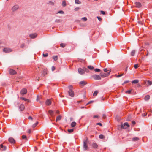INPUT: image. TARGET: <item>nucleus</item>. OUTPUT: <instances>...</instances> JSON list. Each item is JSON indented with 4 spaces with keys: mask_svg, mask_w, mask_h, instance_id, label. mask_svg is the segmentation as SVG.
<instances>
[{
    "mask_svg": "<svg viewBox=\"0 0 152 152\" xmlns=\"http://www.w3.org/2000/svg\"><path fill=\"white\" fill-rule=\"evenodd\" d=\"M55 69V68L54 66H53L51 68V70L52 71H53Z\"/></svg>",
    "mask_w": 152,
    "mask_h": 152,
    "instance_id": "nucleus-45",
    "label": "nucleus"
},
{
    "mask_svg": "<svg viewBox=\"0 0 152 152\" xmlns=\"http://www.w3.org/2000/svg\"><path fill=\"white\" fill-rule=\"evenodd\" d=\"M61 116L60 115H58L56 118V121L57 122L58 121H59L61 120Z\"/></svg>",
    "mask_w": 152,
    "mask_h": 152,
    "instance_id": "nucleus-21",
    "label": "nucleus"
},
{
    "mask_svg": "<svg viewBox=\"0 0 152 152\" xmlns=\"http://www.w3.org/2000/svg\"><path fill=\"white\" fill-rule=\"evenodd\" d=\"M3 148V151H5L6 150L7 147L6 146H4Z\"/></svg>",
    "mask_w": 152,
    "mask_h": 152,
    "instance_id": "nucleus-54",
    "label": "nucleus"
},
{
    "mask_svg": "<svg viewBox=\"0 0 152 152\" xmlns=\"http://www.w3.org/2000/svg\"><path fill=\"white\" fill-rule=\"evenodd\" d=\"M139 139L138 137H135L132 138V140L133 141H138Z\"/></svg>",
    "mask_w": 152,
    "mask_h": 152,
    "instance_id": "nucleus-26",
    "label": "nucleus"
},
{
    "mask_svg": "<svg viewBox=\"0 0 152 152\" xmlns=\"http://www.w3.org/2000/svg\"><path fill=\"white\" fill-rule=\"evenodd\" d=\"M132 89H131L130 90H128V91H126L125 92L126 93H128V94H130L131 91H132Z\"/></svg>",
    "mask_w": 152,
    "mask_h": 152,
    "instance_id": "nucleus-36",
    "label": "nucleus"
},
{
    "mask_svg": "<svg viewBox=\"0 0 152 152\" xmlns=\"http://www.w3.org/2000/svg\"><path fill=\"white\" fill-rule=\"evenodd\" d=\"M99 138L101 139H103L105 138L104 136L102 135V134H100L99 136Z\"/></svg>",
    "mask_w": 152,
    "mask_h": 152,
    "instance_id": "nucleus-30",
    "label": "nucleus"
},
{
    "mask_svg": "<svg viewBox=\"0 0 152 152\" xmlns=\"http://www.w3.org/2000/svg\"><path fill=\"white\" fill-rule=\"evenodd\" d=\"M57 13H60L61 14H64V12L62 10H61L58 12Z\"/></svg>",
    "mask_w": 152,
    "mask_h": 152,
    "instance_id": "nucleus-41",
    "label": "nucleus"
},
{
    "mask_svg": "<svg viewBox=\"0 0 152 152\" xmlns=\"http://www.w3.org/2000/svg\"><path fill=\"white\" fill-rule=\"evenodd\" d=\"M96 124L97 125H100V126H102V124L100 123H97Z\"/></svg>",
    "mask_w": 152,
    "mask_h": 152,
    "instance_id": "nucleus-57",
    "label": "nucleus"
},
{
    "mask_svg": "<svg viewBox=\"0 0 152 152\" xmlns=\"http://www.w3.org/2000/svg\"><path fill=\"white\" fill-rule=\"evenodd\" d=\"M62 5L63 7H65L66 5V3L65 1H62Z\"/></svg>",
    "mask_w": 152,
    "mask_h": 152,
    "instance_id": "nucleus-31",
    "label": "nucleus"
},
{
    "mask_svg": "<svg viewBox=\"0 0 152 152\" xmlns=\"http://www.w3.org/2000/svg\"><path fill=\"white\" fill-rule=\"evenodd\" d=\"M83 69L84 70V71H85L86 72H88L89 71H88V70L86 68H85V67H84L83 68Z\"/></svg>",
    "mask_w": 152,
    "mask_h": 152,
    "instance_id": "nucleus-39",
    "label": "nucleus"
},
{
    "mask_svg": "<svg viewBox=\"0 0 152 152\" xmlns=\"http://www.w3.org/2000/svg\"><path fill=\"white\" fill-rule=\"evenodd\" d=\"M53 58L54 61H56L58 59V56H54L53 57Z\"/></svg>",
    "mask_w": 152,
    "mask_h": 152,
    "instance_id": "nucleus-29",
    "label": "nucleus"
},
{
    "mask_svg": "<svg viewBox=\"0 0 152 152\" xmlns=\"http://www.w3.org/2000/svg\"><path fill=\"white\" fill-rule=\"evenodd\" d=\"M69 90L68 91V93L69 95L72 97H73L74 96V92L72 90V87L71 86H69Z\"/></svg>",
    "mask_w": 152,
    "mask_h": 152,
    "instance_id": "nucleus-1",
    "label": "nucleus"
},
{
    "mask_svg": "<svg viewBox=\"0 0 152 152\" xmlns=\"http://www.w3.org/2000/svg\"><path fill=\"white\" fill-rule=\"evenodd\" d=\"M47 74V69H44L43 71V72L41 74L42 76H44Z\"/></svg>",
    "mask_w": 152,
    "mask_h": 152,
    "instance_id": "nucleus-18",
    "label": "nucleus"
},
{
    "mask_svg": "<svg viewBox=\"0 0 152 152\" xmlns=\"http://www.w3.org/2000/svg\"><path fill=\"white\" fill-rule=\"evenodd\" d=\"M10 74L11 75H14L16 74V72L14 70L10 69L9 71Z\"/></svg>",
    "mask_w": 152,
    "mask_h": 152,
    "instance_id": "nucleus-11",
    "label": "nucleus"
},
{
    "mask_svg": "<svg viewBox=\"0 0 152 152\" xmlns=\"http://www.w3.org/2000/svg\"><path fill=\"white\" fill-rule=\"evenodd\" d=\"M66 44L64 43H61L60 44V46L62 48H64L66 46Z\"/></svg>",
    "mask_w": 152,
    "mask_h": 152,
    "instance_id": "nucleus-33",
    "label": "nucleus"
},
{
    "mask_svg": "<svg viewBox=\"0 0 152 152\" xmlns=\"http://www.w3.org/2000/svg\"><path fill=\"white\" fill-rule=\"evenodd\" d=\"M76 123L75 122L73 121L71 123V126L72 127H74L76 126Z\"/></svg>",
    "mask_w": 152,
    "mask_h": 152,
    "instance_id": "nucleus-19",
    "label": "nucleus"
},
{
    "mask_svg": "<svg viewBox=\"0 0 152 152\" xmlns=\"http://www.w3.org/2000/svg\"><path fill=\"white\" fill-rule=\"evenodd\" d=\"M49 3L51 5H53L54 4L53 2L51 1H49Z\"/></svg>",
    "mask_w": 152,
    "mask_h": 152,
    "instance_id": "nucleus-52",
    "label": "nucleus"
},
{
    "mask_svg": "<svg viewBox=\"0 0 152 152\" xmlns=\"http://www.w3.org/2000/svg\"><path fill=\"white\" fill-rule=\"evenodd\" d=\"M24 46H25V45H24V44H22L21 45V46H20V47H21V48H23L24 47Z\"/></svg>",
    "mask_w": 152,
    "mask_h": 152,
    "instance_id": "nucleus-50",
    "label": "nucleus"
},
{
    "mask_svg": "<svg viewBox=\"0 0 152 152\" xmlns=\"http://www.w3.org/2000/svg\"><path fill=\"white\" fill-rule=\"evenodd\" d=\"M94 71L95 72H99L101 71V70L99 69H94Z\"/></svg>",
    "mask_w": 152,
    "mask_h": 152,
    "instance_id": "nucleus-38",
    "label": "nucleus"
},
{
    "mask_svg": "<svg viewBox=\"0 0 152 152\" xmlns=\"http://www.w3.org/2000/svg\"><path fill=\"white\" fill-rule=\"evenodd\" d=\"M8 141L11 143L13 144L15 143V141L14 138L10 137L8 139Z\"/></svg>",
    "mask_w": 152,
    "mask_h": 152,
    "instance_id": "nucleus-12",
    "label": "nucleus"
},
{
    "mask_svg": "<svg viewBox=\"0 0 152 152\" xmlns=\"http://www.w3.org/2000/svg\"><path fill=\"white\" fill-rule=\"evenodd\" d=\"M98 93V92L97 91H95L93 93V96H96L97 95Z\"/></svg>",
    "mask_w": 152,
    "mask_h": 152,
    "instance_id": "nucleus-32",
    "label": "nucleus"
},
{
    "mask_svg": "<svg viewBox=\"0 0 152 152\" xmlns=\"http://www.w3.org/2000/svg\"><path fill=\"white\" fill-rule=\"evenodd\" d=\"M150 96L149 95H147L145 96L144 98V99L145 101H148L150 99Z\"/></svg>",
    "mask_w": 152,
    "mask_h": 152,
    "instance_id": "nucleus-20",
    "label": "nucleus"
},
{
    "mask_svg": "<svg viewBox=\"0 0 152 152\" xmlns=\"http://www.w3.org/2000/svg\"><path fill=\"white\" fill-rule=\"evenodd\" d=\"M73 131V129H68V131L69 133H71Z\"/></svg>",
    "mask_w": 152,
    "mask_h": 152,
    "instance_id": "nucleus-43",
    "label": "nucleus"
},
{
    "mask_svg": "<svg viewBox=\"0 0 152 152\" xmlns=\"http://www.w3.org/2000/svg\"><path fill=\"white\" fill-rule=\"evenodd\" d=\"M27 92V89L26 88H23L20 91V93L22 95L26 94Z\"/></svg>",
    "mask_w": 152,
    "mask_h": 152,
    "instance_id": "nucleus-8",
    "label": "nucleus"
},
{
    "mask_svg": "<svg viewBox=\"0 0 152 152\" xmlns=\"http://www.w3.org/2000/svg\"><path fill=\"white\" fill-rule=\"evenodd\" d=\"M28 118L29 119H31L32 120H33V118L31 116H29L28 117Z\"/></svg>",
    "mask_w": 152,
    "mask_h": 152,
    "instance_id": "nucleus-55",
    "label": "nucleus"
},
{
    "mask_svg": "<svg viewBox=\"0 0 152 152\" xmlns=\"http://www.w3.org/2000/svg\"><path fill=\"white\" fill-rule=\"evenodd\" d=\"M81 19L85 21H87V18L86 17L82 18Z\"/></svg>",
    "mask_w": 152,
    "mask_h": 152,
    "instance_id": "nucleus-37",
    "label": "nucleus"
},
{
    "mask_svg": "<svg viewBox=\"0 0 152 152\" xmlns=\"http://www.w3.org/2000/svg\"><path fill=\"white\" fill-rule=\"evenodd\" d=\"M37 34L36 33L31 34L29 35V37L31 38L34 39L36 38L37 36Z\"/></svg>",
    "mask_w": 152,
    "mask_h": 152,
    "instance_id": "nucleus-10",
    "label": "nucleus"
},
{
    "mask_svg": "<svg viewBox=\"0 0 152 152\" xmlns=\"http://www.w3.org/2000/svg\"><path fill=\"white\" fill-rule=\"evenodd\" d=\"M123 74H120V75H117L116 77H120L122 76H123Z\"/></svg>",
    "mask_w": 152,
    "mask_h": 152,
    "instance_id": "nucleus-49",
    "label": "nucleus"
},
{
    "mask_svg": "<svg viewBox=\"0 0 152 152\" xmlns=\"http://www.w3.org/2000/svg\"><path fill=\"white\" fill-rule=\"evenodd\" d=\"M79 83L81 85H82V86H84V85H85L87 84V82L86 81H83L80 82Z\"/></svg>",
    "mask_w": 152,
    "mask_h": 152,
    "instance_id": "nucleus-16",
    "label": "nucleus"
},
{
    "mask_svg": "<svg viewBox=\"0 0 152 152\" xmlns=\"http://www.w3.org/2000/svg\"><path fill=\"white\" fill-rule=\"evenodd\" d=\"M135 4L136 5V7H140L141 6V3H140L139 2H136L135 3Z\"/></svg>",
    "mask_w": 152,
    "mask_h": 152,
    "instance_id": "nucleus-17",
    "label": "nucleus"
},
{
    "mask_svg": "<svg viewBox=\"0 0 152 152\" xmlns=\"http://www.w3.org/2000/svg\"><path fill=\"white\" fill-rule=\"evenodd\" d=\"M121 128L126 129L129 127V126L127 122L123 124L122 123H121Z\"/></svg>",
    "mask_w": 152,
    "mask_h": 152,
    "instance_id": "nucleus-2",
    "label": "nucleus"
},
{
    "mask_svg": "<svg viewBox=\"0 0 152 152\" xmlns=\"http://www.w3.org/2000/svg\"><path fill=\"white\" fill-rule=\"evenodd\" d=\"M106 117V115H105L104 114H103V117L104 118H105V117Z\"/></svg>",
    "mask_w": 152,
    "mask_h": 152,
    "instance_id": "nucleus-61",
    "label": "nucleus"
},
{
    "mask_svg": "<svg viewBox=\"0 0 152 152\" xmlns=\"http://www.w3.org/2000/svg\"><path fill=\"white\" fill-rule=\"evenodd\" d=\"M40 99V98L39 96H37V101H38L39 99Z\"/></svg>",
    "mask_w": 152,
    "mask_h": 152,
    "instance_id": "nucleus-56",
    "label": "nucleus"
},
{
    "mask_svg": "<svg viewBox=\"0 0 152 152\" xmlns=\"http://www.w3.org/2000/svg\"><path fill=\"white\" fill-rule=\"evenodd\" d=\"M99 118V116H98V115H94V118Z\"/></svg>",
    "mask_w": 152,
    "mask_h": 152,
    "instance_id": "nucleus-53",
    "label": "nucleus"
},
{
    "mask_svg": "<svg viewBox=\"0 0 152 152\" xmlns=\"http://www.w3.org/2000/svg\"><path fill=\"white\" fill-rule=\"evenodd\" d=\"M75 2L76 4H80L81 2L79 0H75Z\"/></svg>",
    "mask_w": 152,
    "mask_h": 152,
    "instance_id": "nucleus-27",
    "label": "nucleus"
},
{
    "mask_svg": "<svg viewBox=\"0 0 152 152\" xmlns=\"http://www.w3.org/2000/svg\"><path fill=\"white\" fill-rule=\"evenodd\" d=\"M0 147L1 148H2L4 147V146L2 144H1L0 145Z\"/></svg>",
    "mask_w": 152,
    "mask_h": 152,
    "instance_id": "nucleus-63",
    "label": "nucleus"
},
{
    "mask_svg": "<svg viewBox=\"0 0 152 152\" xmlns=\"http://www.w3.org/2000/svg\"><path fill=\"white\" fill-rule=\"evenodd\" d=\"M103 70L104 72H107V71L109 72V71H110V70H107V68L104 69Z\"/></svg>",
    "mask_w": 152,
    "mask_h": 152,
    "instance_id": "nucleus-44",
    "label": "nucleus"
},
{
    "mask_svg": "<svg viewBox=\"0 0 152 152\" xmlns=\"http://www.w3.org/2000/svg\"><path fill=\"white\" fill-rule=\"evenodd\" d=\"M22 138L23 139H25L26 140H27V137L26 135H23L22 136Z\"/></svg>",
    "mask_w": 152,
    "mask_h": 152,
    "instance_id": "nucleus-42",
    "label": "nucleus"
},
{
    "mask_svg": "<svg viewBox=\"0 0 152 152\" xmlns=\"http://www.w3.org/2000/svg\"><path fill=\"white\" fill-rule=\"evenodd\" d=\"M87 139L83 141V147L84 148V150H87L88 149V147L87 145Z\"/></svg>",
    "mask_w": 152,
    "mask_h": 152,
    "instance_id": "nucleus-3",
    "label": "nucleus"
},
{
    "mask_svg": "<svg viewBox=\"0 0 152 152\" xmlns=\"http://www.w3.org/2000/svg\"><path fill=\"white\" fill-rule=\"evenodd\" d=\"M20 99H22L25 101H27L28 102H29L30 101L29 100H28V99H27L26 98H23V97H21Z\"/></svg>",
    "mask_w": 152,
    "mask_h": 152,
    "instance_id": "nucleus-25",
    "label": "nucleus"
},
{
    "mask_svg": "<svg viewBox=\"0 0 152 152\" xmlns=\"http://www.w3.org/2000/svg\"><path fill=\"white\" fill-rule=\"evenodd\" d=\"M19 8V6L18 4H15L11 8V10L13 12L17 11Z\"/></svg>",
    "mask_w": 152,
    "mask_h": 152,
    "instance_id": "nucleus-4",
    "label": "nucleus"
},
{
    "mask_svg": "<svg viewBox=\"0 0 152 152\" xmlns=\"http://www.w3.org/2000/svg\"><path fill=\"white\" fill-rule=\"evenodd\" d=\"M56 113L58 114H59V112L58 110H57L56 111Z\"/></svg>",
    "mask_w": 152,
    "mask_h": 152,
    "instance_id": "nucleus-64",
    "label": "nucleus"
},
{
    "mask_svg": "<svg viewBox=\"0 0 152 152\" xmlns=\"http://www.w3.org/2000/svg\"><path fill=\"white\" fill-rule=\"evenodd\" d=\"M88 68L89 69H90L91 70H92L94 68V67L93 66H88Z\"/></svg>",
    "mask_w": 152,
    "mask_h": 152,
    "instance_id": "nucleus-34",
    "label": "nucleus"
},
{
    "mask_svg": "<svg viewBox=\"0 0 152 152\" xmlns=\"http://www.w3.org/2000/svg\"><path fill=\"white\" fill-rule=\"evenodd\" d=\"M132 124H135V122L134 121H132Z\"/></svg>",
    "mask_w": 152,
    "mask_h": 152,
    "instance_id": "nucleus-59",
    "label": "nucleus"
},
{
    "mask_svg": "<svg viewBox=\"0 0 152 152\" xmlns=\"http://www.w3.org/2000/svg\"><path fill=\"white\" fill-rule=\"evenodd\" d=\"M51 103V101L50 99H47L46 101L45 104L47 105H49Z\"/></svg>",
    "mask_w": 152,
    "mask_h": 152,
    "instance_id": "nucleus-14",
    "label": "nucleus"
},
{
    "mask_svg": "<svg viewBox=\"0 0 152 152\" xmlns=\"http://www.w3.org/2000/svg\"><path fill=\"white\" fill-rule=\"evenodd\" d=\"M48 112L52 116H53V112L52 110H49Z\"/></svg>",
    "mask_w": 152,
    "mask_h": 152,
    "instance_id": "nucleus-22",
    "label": "nucleus"
},
{
    "mask_svg": "<svg viewBox=\"0 0 152 152\" xmlns=\"http://www.w3.org/2000/svg\"><path fill=\"white\" fill-rule=\"evenodd\" d=\"M138 67V65L137 64H135L134 66V68H135V69H136Z\"/></svg>",
    "mask_w": 152,
    "mask_h": 152,
    "instance_id": "nucleus-47",
    "label": "nucleus"
},
{
    "mask_svg": "<svg viewBox=\"0 0 152 152\" xmlns=\"http://www.w3.org/2000/svg\"><path fill=\"white\" fill-rule=\"evenodd\" d=\"M78 71L79 73L81 75H83L85 73V72L84 71L83 69H82L80 68H79L78 69Z\"/></svg>",
    "mask_w": 152,
    "mask_h": 152,
    "instance_id": "nucleus-9",
    "label": "nucleus"
},
{
    "mask_svg": "<svg viewBox=\"0 0 152 152\" xmlns=\"http://www.w3.org/2000/svg\"><path fill=\"white\" fill-rule=\"evenodd\" d=\"M20 110L21 111H23L25 109V106L23 104H21L20 105L19 107Z\"/></svg>",
    "mask_w": 152,
    "mask_h": 152,
    "instance_id": "nucleus-13",
    "label": "nucleus"
},
{
    "mask_svg": "<svg viewBox=\"0 0 152 152\" xmlns=\"http://www.w3.org/2000/svg\"><path fill=\"white\" fill-rule=\"evenodd\" d=\"M145 83H147L148 85L150 86L152 84V82L151 81L148 80L145 82Z\"/></svg>",
    "mask_w": 152,
    "mask_h": 152,
    "instance_id": "nucleus-24",
    "label": "nucleus"
},
{
    "mask_svg": "<svg viewBox=\"0 0 152 152\" xmlns=\"http://www.w3.org/2000/svg\"><path fill=\"white\" fill-rule=\"evenodd\" d=\"M121 125H118V129H119L120 128H121Z\"/></svg>",
    "mask_w": 152,
    "mask_h": 152,
    "instance_id": "nucleus-60",
    "label": "nucleus"
},
{
    "mask_svg": "<svg viewBox=\"0 0 152 152\" xmlns=\"http://www.w3.org/2000/svg\"><path fill=\"white\" fill-rule=\"evenodd\" d=\"M129 82V81H125V82H124V83H128Z\"/></svg>",
    "mask_w": 152,
    "mask_h": 152,
    "instance_id": "nucleus-62",
    "label": "nucleus"
},
{
    "mask_svg": "<svg viewBox=\"0 0 152 152\" xmlns=\"http://www.w3.org/2000/svg\"><path fill=\"white\" fill-rule=\"evenodd\" d=\"M135 51L134 50H132L131 52V55L132 56H133L134 55V54L135 53Z\"/></svg>",
    "mask_w": 152,
    "mask_h": 152,
    "instance_id": "nucleus-28",
    "label": "nucleus"
},
{
    "mask_svg": "<svg viewBox=\"0 0 152 152\" xmlns=\"http://www.w3.org/2000/svg\"><path fill=\"white\" fill-rule=\"evenodd\" d=\"M93 101H90V102H89L87 104V105H88V104H89L92 102Z\"/></svg>",
    "mask_w": 152,
    "mask_h": 152,
    "instance_id": "nucleus-58",
    "label": "nucleus"
},
{
    "mask_svg": "<svg viewBox=\"0 0 152 152\" xmlns=\"http://www.w3.org/2000/svg\"><path fill=\"white\" fill-rule=\"evenodd\" d=\"M43 55L44 57H46L48 56V53H46L45 54H43Z\"/></svg>",
    "mask_w": 152,
    "mask_h": 152,
    "instance_id": "nucleus-46",
    "label": "nucleus"
},
{
    "mask_svg": "<svg viewBox=\"0 0 152 152\" xmlns=\"http://www.w3.org/2000/svg\"><path fill=\"white\" fill-rule=\"evenodd\" d=\"M92 78L95 80H100L101 78L100 77L97 75H94L92 76Z\"/></svg>",
    "mask_w": 152,
    "mask_h": 152,
    "instance_id": "nucleus-7",
    "label": "nucleus"
},
{
    "mask_svg": "<svg viewBox=\"0 0 152 152\" xmlns=\"http://www.w3.org/2000/svg\"><path fill=\"white\" fill-rule=\"evenodd\" d=\"M100 12H101V14H102L103 15H104L105 14V12L103 11H101Z\"/></svg>",
    "mask_w": 152,
    "mask_h": 152,
    "instance_id": "nucleus-51",
    "label": "nucleus"
},
{
    "mask_svg": "<svg viewBox=\"0 0 152 152\" xmlns=\"http://www.w3.org/2000/svg\"><path fill=\"white\" fill-rule=\"evenodd\" d=\"M110 71H109V72H108L107 73H100V75L102 77H104L109 76L110 74Z\"/></svg>",
    "mask_w": 152,
    "mask_h": 152,
    "instance_id": "nucleus-5",
    "label": "nucleus"
},
{
    "mask_svg": "<svg viewBox=\"0 0 152 152\" xmlns=\"http://www.w3.org/2000/svg\"><path fill=\"white\" fill-rule=\"evenodd\" d=\"M92 147L94 148H96L98 147V145L97 143L95 142H93L92 145Z\"/></svg>",
    "mask_w": 152,
    "mask_h": 152,
    "instance_id": "nucleus-15",
    "label": "nucleus"
},
{
    "mask_svg": "<svg viewBox=\"0 0 152 152\" xmlns=\"http://www.w3.org/2000/svg\"><path fill=\"white\" fill-rule=\"evenodd\" d=\"M97 18L98 19V20H99V21H101L102 20V18L98 16L97 17Z\"/></svg>",
    "mask_w": 152,
    "mask_h": 152,
    "instance_id": "nucleus-48",
    "label": "nucleus"
},
{
    "mask_svg": "<svg viewBox=\"0 0 152 152\" xmlns=\"http://www.w3.org/2000/svg\"><path fill=\"white\" fill-rule=\"evenodd\" d=\"M3 51L5 53H10L12 51V50L10 48H4L3 49Z\"/></svg>",
    "mask_w": 152,
    "mask_h": 152,
    "instance_id": "nucleus-6",
    "label": "nucleus"
},
{
    "mask_svg": "<svg viewBox=\"0 0 152 152\" xmlns=\"http://www.w3.org/2000/svg\"><path fill=\"white\" fill-rule=\"evenodd\" d=\"M138 82H139L138 80H134L132 81V84H133V83L136 84V83H137Z\"/></svg>",
    "mask_w": 152,
    "mask_h": 152,
    "instance_id": "nucleus-23",
    "label": "nucleus"
},
{
    "mask_svg": "<svg viewBox=\"0 0 152 152\" xmlns=\"http://www.w3.org/2000/svg\"><path fill=\"white\" fill-rule=\"evenodd\" d=\"M38 124V122H37L35 123L32 125V127L35 128L37 125Z\"/></svg>",
    "mask_w": 152,
    "mask_h": 152,
    "instance_id": "nucleus-35",
    "label": "nucleus"
},
{
    "mask_svg": "<svg viewBox=\"0 0 152 152\" xmlns=\"http://www.w3.org/2000/svg\"><path fill=\"white\" fill-rule=\"evenodd\" d=\"M80 9V8L79 7H77L74 9L75 11H77Z\"/></svg>",
    "mask_w": 152,
    "mask_h": 152,
    "instance_id": "nucleus-40",
    "label": "nucleus"
}]
</instances>
